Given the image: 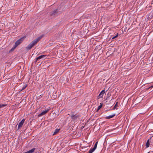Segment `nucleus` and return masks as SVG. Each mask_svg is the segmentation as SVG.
I'll list each match as a JSON object with an SVG mask.
<instances>
[{
	"instance_id": "19",
	"label": "nucleus",
	"mask_w": 153,
	"mask_h": 153,
	"mask_svg": "<svg viewBox=\"0 0 153 153\" xmlns=\"http://www.w3.org/2000/svg\"><path fill=\"white\" fill-rule=\"evenodd\" d=\"M105 88H104V89L102 90L100 93V95L101 94H103L105 92Z\"/></svg>"
},
{
	"instance_id": "3",
	"label": "nucleus",
	"mask_w": 153,
	"mask_h": 153,
	"mask_svg": "<svg viewBox=\"0 0 153 153\" xmlns=\"http://www.w3.org/2000/svg\"><path fill=\"white\" fill-rule=\"evenodd\" d=\"M114 103L112 101H111V100L109 101V104L107 105H106V111H108L110 110V108L113 105Z\"/></svg>"
},
{
	"instance_id": "27",
	"label": "nucleus",
	"mask_w": 153,
	"mask_h": 153,
	"mask_svg": "<svg viewBox=\"0 0 153 153\" xmlns=\"http://www.w3.org/2000/svg\"><path fill=\"white\" fill-rule=\"evenodd\" d=\"M153 88V85H151L148 88V89H149L150 88Z\"/></svg>"
},
{
	"instance_id": "17",
	"label": "nucleus",
	"mask_w": 153,
	"mask_h": 153,
	"mask_svg": "<svg viewBox=\"0 0 153 153\" xmlns=\"http://www.w3.org/2000/svg\"><path fill=\"white\" fill-rule=\"evenodd\" d=\"M118 102H116L114 106V107L113 108V109L114 110V109H117L116 108L117 107H118Z\"/></svg>"
},
{
	"instance_id": "23",
	"label": "nucleus",
	"mask_w": 153,
	"mask_h": 153,
	"mask_svg": "<svg viewBox=\"0 0 153 153\" xmlns=\"http://www.w3.org/2000/svg\"><path fill=\"white\" fill-rule=\"evenodd\" d=\"M103 95L101 94L100 95V94H99L98 96V97H99L98 98L99 99L100 98H101L103 96Z\"/></svg>"
},
{
	"instance_id": "15",
	"label": "nucleus",
	"mask_w": 153,
	"mask_h": 153,
	"mask_svg": "<svg viewBox=\"0 0 153 153\" xmlns=\"http://www.w3.org/2000/svg\"><path fill=\"white\" fill-rule=\"evenodd\" d=\"M27 86V84H25V85H24L22 87V88L21 89L20 91H22L25 89Z\"/></svg>"
},
{
	"instance_id": "22",
	"label": "nucleus",
	"mask_w": 153,
	"mask_h": 153,
	"mask_svg": "<svg viewBox=\"0 0 153 153\" xmlns=\"http://www.w3.org/2000/svg\"><path fill=\"white\" fill-rule=\"evenodd\" d=\"M118 33H117V35H116L115 36H114L112 37V39H114L117 38L118 36Z\"/></svg>"
},
{
	"instance_id": "29",
	"label": "nucleus",
	"mask_w": 153,
	"mask_h": 153,
	"mask_svg": "<svg viewBox=\"0 0 153 153\" xmlns=\"http://www.w3.org/2000/svg\"><path fill=\"white\" fill-rule=\"evenodd\" d=\"M104 19V18H103V17H102V19Z\"/></svg>"
},
{
	"instance_id": "25",
	"label": "nucleus",
	"mask_w": 153,
	"mask_h": 153,
	"mask_svg": "<svg viewBox=\"0 0 153 153\" xmlns=\"http://www.w3.org/2000/svg\"><path fill=\"white\" fill-rule=\"evenodd\" d=\"M37 61L35 59L34 60V62H33L32 64L34 63V64H36V62H37Z\"/></svg>"
},
{
	"instance_id": "13",
	"label": "nucleus",
	"mask_w": 153,
	"mask_h": 153,
	"mask_svg": "<svg viewBox=\"0 0 153 153\" xmlns=\"http://www.w3.org/2000/svg\"><path fill=\"white\" fill-rule=\"evenodd\" d=\"M111 94V93H109L107 94V97L106 99V100H108V99H109V100H112V97H110Z\"/></svg>"
},
{
	"instance_id": "5",
	"label": "nucleus",
	"mask_w": 153,
	"mask_h": 153,
	"mask_svg": "<svg viewBox=\"0 0 153 153\" xmlns=\"http://www.w3.org/2000/svg\"><path fill=\"white\" fill-rule=\"evenodd\" d=\"M50 110V108H47L45 111H43L41 113H40V114H39L38 115V117H41L42 116L45 114H46Z\"/></svg>"
},
{
	"instance_id": "26",
	"label": "nucleus",
	"mask_w": 153,
	"mask_h": 153,
	"mask_svg": "<svg viewBox=\"0 0 153 153\" xmlns=\"http://www.w3.org/2000/svg\"><path fill=\"white\" fill-rule=\"evenodd\" d=\"M15 48H14V46L10 50V51H13V50Z\"/></svg>"
},
{
	"instance_id": "14",
	"label": "nucleus",
	"mask_w": 153,
	"mask_h": 153,
	"mask_svg": "<svg viewBox=\"0 0 153 153\" xmlns=\"http://www.w3.org/2000/svg\"><path fill=\"white\" fill-rule=\"evenodd\" d=\"M149 140H150L149 139L146 142V148H148V147H149V145L150 144V141H149Z\"/></svg>"
},
{
	"instance_id": "6",
	"label": "nucleus",
	"mask_w": 153,
	"mask_h": 153,
	"mask_svg": "<svg viewBox=\"0 0 153 153\" xmlns=\"http://www.w3.org/2000/svg\"><path fill=\"white\" fill-rule=\"evenodd\" d=\"M98 142H97L93 148H91L89 151L88 153H92L96 149L97 147Z\"/></svg>"
},
{
	"instance_id": "12",
	"label": "nucleus",
	"mask_w": 153,
	"mask_h": 153,
	"mask_svg": "<svg viewBox=\"0 0 153 153\" xmlns=\"http://www.w3.org/2000/svg\"><path fill=\"white\" fill-rule=\"evenodd\" d=\"M115 114H114L112 115H110L109 116H106V119H110L111 118H112L113 117H114L115 116Z\"/></svg>"
},
{
	"instance_id": "8",
	"label": "nucleus",
	"mask_w": 153,
	"mask_h": 153,
	"mask_svg": "<svg viewBox=\"0 0 153 153\" xmlns=\"http://www.w3.org/2000/svg\"><path fill=\"white\" fill-rule=\"evenodd\" d=\"M58 12L57 9L54 10L53 11H51L50 13V15L51 16H53L56 14Z\"/></svg>"
},
{
	"instance_id": "1",
	"label": "nucleus",
	"mask_w": 153,
	"mask_h": 153,
	"mask_svg": "<svg viewBox=\"0 0 153 153\" xmlns=\"http://www.w3.org/2000/svg\"><path fill=\"white\" fill-rule=\"evenodd\" d=\"M42 37L43 36H41L38 37L36 39L34 40L26 48V49L27 51H29L33 47L39 42V41L42 38Z\"/></svg>"
},
{
	"instance_id": "7",
	"label": "nucleus",
	"mask_w": 153,
	"mask_h": 153,
	"mask_svg": "<svg viewBox=\"0 0 153 153\" xmlns=\"http://www.w3.org/2000/svg\"><path fill=\"white\" fill-rule=\"evenodd\" d=\"M25 119L24 118H23L22 119L21 121L19 123L18 127V130L20 128H21L23 124H24L25 121Z\"/></svg>"
},
{
	"instance_id": "2",
	"label": "nucleus",
	"mask_w": 153,
	"mask_h": 153,
	"mask_svg": "<svg viewBox=\"0 0 153 153\" xmlns=\"http://www.w3.org/2000/svg\"><path fill=\"white\" fill-rule=\"evenodd\" d=\"M42 37L43 36H41L38 37L36 39L34 40L26 48V49L27 51H29L33 47L39 42V41L42 38Z\"/></svg>"
},
{
	"instance_id": "10",
	"label": "nucleus",
	"mask_w": 153,
	"mask_h": 153,
	"mask_svg": "<svg viewBox=\"0 0 153 153\" xmlns=\"http://www.w3.org/2000/svg\"><path fill=\"white\" fill-rule=\"evenodd\" d=\"M46 56V55H41V56H38V57L36 58L35 59H36L37 61H38L39 59H40L42 58H45Z\"/></svg>"
},
{
	"instance_id": "16",
	"label": "nucleus",
	"mask_w": 153,
	"mask_h": 153,
	"mask_svg": "<svg viewBox=\"0 0 153 153\" xmlns=\"http://www.w3.org/2000/svg\"><path fill=\"white\" fill-rule=\"evenodd\" d=\"M59 131V129L57 128L55 130L54 132L53 133V135L56 134H57Z\"/></svg>"
},
{
	"instance_id": "20",
	"label": "nucleus",
	"mask_w": 153,
	"mask_h": 153,
	"mask_svg": "<svg viewBox=\"0 0 153 153\" xmlns=\"http://www.w3.org/2000/svg\"><path fill=\"white\" fill-rule=\"evenodd\" d=\"M100 105L98 106V108L97 110V111L99 110L102 108V104H101V103H100Z\"/></svg>"
},
{
	"instance_id": "24",
	"label": "nucleus",
	"mask_w": 153,
	"mask_h": 153,
	"mask_svg": "<svg viewBox=\"0 0 153 153\" xmlns=\"http://www.w3.org/2000/svg\"><path fill=\"white\" fill-rule=\"evenodd\" d=\"M150 142L151 143V144L153 145V143L152 142V137L150 138Z\"/></svg>"
},
{
	"instance_id": "30",
	"label": "nucleus",
	"mask_w": 153,
	"mask_h": 153,
	"mask_svg": "<svg viewBox=\"0 0 153 153\" xmlns=\"http://www.w3.org/2000/svg\"><path fill=\"white\" fill-rule=\"evenodd\" d=\"M147 153H149V152H148Z\"/></svg>"
},
{
	"instance_id": "11",
	"label": "nucleus",
	"mask_w": 153,
	"mask_h": 153,
	"mask_svg": "<svg viewBox=\"0 0 153 153\" xmlns=\"http://www.w3.org/2000/svg\"><path fill=\"white\" fill-rule=\"evenodd\" d=\"M36 150L35 148H33L32 149L30 150H29L26 152L23 153H33V152L35 151Z\"/></svg>"
},
{
	"instance_id": "9",
	"label": "nucleus",
	"mask_w": 153,
	"mask_h": 153,
	"mask_svg": "<svg viewBox=\"0 0 153 153\" xmlns=\"http://www.w3.org/2000/svg\"><path fill=\"white\" fill-rule=\"evenodd\" d=\"M71 117L73 120H75L79 117V116L76 114L71 115Z\"/></svg>"
},
{
	"instance_id": "4",
	"label": "nucleus",
	"mask_w": 153,
	"mask_h": 153,
	"mask_svg": "<svg viewBox=\"0 0 153 153\" xmlns=\"http://www.w3.org/2000/svg\"><path fill=\"white\" fill-rule=\"evenodd\" d=\"M23 40V38H21L17 40L15 43L14 45V48H16L18 45L22 43Z\"/></svg>"
},
{
	"instance_id": "28",
	"label": "nucleus",
	"mask_w": 153,
	"mask_h": 153,
	"mask_svg": "<svg viewBox=\"0 0 153 153\" xmlns=\"http://www.w3.org/2000/svg\"><path fill=\"white\" fill-rule=\"evenodd\" d=\"M42 95H40L39 97L41 98V97H42Z\"/></svg>"
},
{
	"instance_id": "18",
	"label": "nucleus",
	"mask_w": 153,
	"mask_h": 153,
	"mask_svg": "<svg viewBox=\"0 0 153 153\" xmlns=\"http://www.w3.org/2000/svg\"><path fill=\"white\" fill-rule=\"evenodd\" d=\"M7 104H4L2 103H0V108L6 106H7Z\"/></svg>"
},
{
	"instance_id": "21",
	"label": "nucleus",
	"mask_w": 153,
	"mask_h": 153,
	"mask_svg": "<svg viewBox=\"0 0 153 153\" xmlns=\"http://www.w3.org/2000/svg\"><path fill=\"white\" fill-rule=\"evenodd\" d=\"M111 100V101H112V100H109V99H108V100H106V105H107L109 104V101Z\"/></svg>"
}]
</instances>
